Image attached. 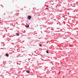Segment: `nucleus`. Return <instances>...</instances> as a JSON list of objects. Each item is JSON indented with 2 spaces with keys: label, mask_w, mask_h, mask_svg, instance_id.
<instances>
[{
  "label": "nucleus",
  "mask_w": 78,
  "mask_h": 78,
  "mask_svg": "<svg viewBox=\"0 0 78 78\" xmlns=\"http://www.w3.org/2000/svg\"><path fill=\"white\" fill-rule=\"evenodd\" d=\"M30 73V71L28 70V73Z\"/></svg>",
  "instance_id": "nucleus-6"
},
{
  "label": "nucleus",
  "mask_w": 78,
  "mask_h": 78,
  "mask_svg": "<svg viewBox=\"0 0 78 78\" xmlns=\"http://www.w3.org/2000/svg\"><path fill=\"white\" fill-rule=\"evenodd\" d=\"M28 27H29V25H27V27H26V28H28Z\"/></svg>",
  "instance_id": "nucleus-4"
},
{
  "label": "nucleus",
  "mask_w": 78,
  "mask_h": 78,
  "mask_svg": "<svg viewBox=\"0 0 78 78\" xmlns=\"http://www.w3.org/2000/svg\"><path fill=\"white\" fill-rule=\"evenodd\" d=\"M28 19H31V16H28Z\"/></svg>",
  "instance_id": "nucleus-1"
},
{
  "label": "nucleus",
  "mask_w": 78,
  "mask_h": 78,
  "mask_svg": "<svg viewBox=\"0 0 78 78\" xmlns=\"http://www.w3.org/2000/svg\"><path fill=\"white\" fill-rule=\"evenodd\" d=\"M0 21H1V20H0Z\"/></svg>",
  "instance_id": "nucleus-10"
},
{
  "label": "nucleus",
  "mask_w": 78,
  "mask_h": 78,
  "mask_svg": "<svg viewBox=\"0 0 78 78\" xmlns=\"http://www.w3.org/2000/svg\"><path fill=\"white\" fill-rule=\"evenodd\" d=\"M46 53H48V50L46 51Z\"/></svg>",
  "instance_id": "nucleus-5"
},
{
  "label": "nucleus",
  "mask_w": 78,
  "mask_h": 78,
  "mask_svg": "<svg viewBox=\"0 0 78 78\" xmlns=\"http://www.w3.org/2000/svg\"><path fill=\"white\" fill-rule=\"evenodd\" d=\"M5 56H9V55H8V54H6Z\"/></svg>",
  "instance_id": "nucleus-3"
},
{
  "label": "nucleus",
  "mask_w": 78,
  "mask_h": 78,
  "mask_svg": "<svg viewBox=\"0 0 78 78\" xmlns=\"http://www.w3.org/2000/svg\"><path fill=\"white\" fill-rule=\"evenodd\" d=\"M25 27H27V25H26V26H25Z\"/></svg>",
  "instance_id": "nucleus-9"
},
{
  "label": "nucleus",
  "mask_w": 78,
  "mask_h": 78,
  "mask_svg": "<svg viewBox=\"0 0 78 78\" xmlns=\"http://www.w3.org/2000/svg\"><path fill=\"white\" fill-rule=\"evenodd\" d=\"M27 72H28V71H26Z\"/></svg>",
  "instance_id": "nucleus-8"
},
{
  "label": "nucleus",
  "mask_w": 78,
  "mask_h": 78,
  "mask_svg": "<svg viewBox=\"0 0 78 78\" xmlns=\"http://www.w3.org/2000/svg\"><path fill=\"white\" fill-rule=\"evenodd\" d=\"M41 45H42V44H40V47H41Z\"/></svg>",
  "instance_id": "nucleus-7"
},
{
  "label": "nucleus",
  "mask_w": 78,
  "mask_h": 78,
  "mask_svg": "<svg viewBox=\"0 0 78 78\" xmlns=\"http://www.w3.org/2000/svg\"><path fill=\"white\" fill-rule=\"evenodd\" d=\"M16 36H19V34H18V33H16Z\"/></svg>",
  "instance_id": "nucleus-2"
}]
</instances>
